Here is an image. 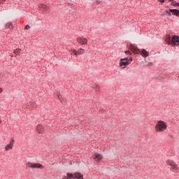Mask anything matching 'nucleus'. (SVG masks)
I'll return each instance as SVG.
<instances>
[{
  "label": "nucleus",
  "mask_w": 179,
  "mask_h": 179,
  "mask_svg": "<svg viewBox=\"0 0 179 179\" xmlns=\"http://www.w3.org/2000/svg\"><path fill=\"white\" fill-rule=\"evenodd\" d=\"M166 41L171 45H179V36L173 35L171 38L170 35H167Z\"/></svg>",
  "instance_id": "nucleus-1"
},
{
  "label": "nucleus",
  "mask_w": 179,
  "mask_h": 179,
  "mask_svg": "<svg viewBox=\"0 0 179 179\" xmlns=\"http://www.w3.org/2000/svg\"><path fill=\"white\" fill-rule=\"evenodd\" d=\"M167 129V123L163 120H159L155 126L157 132H164Z\"/></svg>",
  "instance_id": "nucleus-2"
},
{
  "label": "nucleus",
  "mask_w": 179,
  "mask_h": 179,
  "mask_svg": "<svg viewBox=\"0 0 179 179\" xmlns=\"http://www.w3.org/2000/svg\"><path fill=\"white\" fill-rule=\"evenodd\" d=\"M129 64H131V62L128 61V57L121 59L120 61V66L123 69L127 68Z\"/></svg>",
  "instance_id": "nucleus-3"
},
{
  "label": "nucleus",
  "mask_w": 179,
  "mask_h": 179,
  "mask_svg": "<svg viewBox=\"0 0 179 179\" xmlns=\"http://www.w3.org/2000/svg\"><path fill=\"white\" fill-rule=\"evenodd\" d=\"M166 164L172 167L173 170H178V165L171 159L166 160Z\"/></svg>",
  "instance_id": "nucleus-4"
},
{
  "label": "nucleus",
  "mask_w": 179,
  "mask_h": 179,
  "mask_svg": "<svg viewBox=\"0 0 179 179\" xmlns=\"http://www.w3.org/2000/svg\"><path fill=\"white\" fill-rule=\"evenodd\" d=\"M27 167H30V169H44V166L41 164H33L31 162H28L27 164Z\"/></svg>",
  "instance_id": "nucleus-5"
},
{
  "label": "nucleus",
  "mask_w": 179,
  "mask_h": 179,
  "mask_svg": "<svg viewBox=\"0 0 179 179\" xmlns=\"http://www.w3.org/2000/svg\"><path fill=\"white\" fill-rule=\"evenodd\" d=\"M77 42L81 45H85L86 44H87V38L79 37L77 38Z\"/></svg>",
  "instance_id": "nucleus-6"
},
{
  "label": "nucleus",
  "mask_w": 179,
  "mask_h": 179,
  "mask_svg": "<svg viewBox=\"0 0 179 179\" xmlns=\"http://www.w3.org/2000/svg\"><path fill=\"white\" fill-rule=\"evenodd\" d=\"M13 145H15V140L13 138H11L9 144H8L6 146V150H10L12 149H13Z\"/></svg>",
  "instance_id": "nucleus-7"
},
{
  "label": "nucleus",
  "mask_w": 179,
  "mask_h": 179,
  "mask_svg": "<svg viewBox=\"0 0 179 179\" xmlns=\"http://www.w3.org/2000/svg\"><path fill=\"white\" fill-rule=\"evenodd\" d=\"M129 49L134 54H139V52H141V50L138 49V48L134 45H130Z\"/></svg>",
  "instance_id": "nucleus-8"
},
{
  "label": "nucleus",
  "mask_w": 179,
  "mask_h": 179,
  "mask_svg": "<svg viewBox=\"0 0 179 179\" xmlns=\"http://www.w3.org/2000/svg\"><path fill=\"white\" fill-rule=\"evenodd\" d=\"M94 160H96V162H100V160L103 159V156L100 154H95L93 156Z\"/></svg>",
  "instance_id": "nucleus-9"
},
{
  "label": "nucleus",
  "mask_w": 179,
  "mask_h": 179,
  "mask_svg": "<svg viewBox=\"0 0 179 179\" xmlns=\"http://www.w3.org/2000/svg\"><path fill=\"white\" fill-rule=\"evenodd\" d=\"M36 131L38 134H43L44 133V127L41 124H38L36 127Z\"/></svg>",
  "instance_id": "nucleus-10"
},
{
  "label": "nucleus",
  "mask_w": 179,
  "mask_h": 179,
  "mask_svg": "<svg viewBox=\"0 0 179 179\" xmlns=\"http://www.w3.org/2000/svg\"><path fill=\"white\" fill-rule=\"evenodd\" d=\"M39 9H41V10L47 11L48 10V6L41 3L39 5Z\"/></svg>",
  "instance_id": "nucleus-11"
},
{
  "label": "nucleus",
  "mask_w": 179,
  "mask_h": 179,
  "mask_svg": "<svg viewBox=\"0 0 179 179\" xmlns=\"http://www.w3.org/2000/svg\"><path fill=\"white\" fill-rule=\"evenodd\" d=\"M139 52L142 57H149V52H147L145 49H143L141 51L140 50Z\"/></svg>",
  "instance_id": "nucleus-12"
},
{
  "label": "nucleus",
  "mask_w": 179,
  "mask_h": 179,
  "mask_svg": "<svg viewBox=\"0 0 179 179\" xmlns=\"http://www.w3.org/2000/svg\"><path fill=\"white\" fill-rule=\"evenodd\" d=\"M169 12L173 13L175 16H179V10L177 9H169Z\"/></svg>",
  "instance_id": "nucleus-13"
},
{
  "label": "nucleus",
  "mask_w": 179,
  "mask_h": 179,
  "mask_svg": "<svg viewBox=\"0 0 179 179\" xmlns=\"http://www.w3.org/2000/svg\"><path fill=\"white\" fill-rule=\"evenodd\" d=\"M74 178L83 179V175L80 173H74Z\"/></svg>",
  "instance_id": "nucleus-14"
},
{
  "label": "nucleus",
  "mask_w": 179,
  "mask_h": 179,
  "mask_svg": "<svg viewBox=\"0 0 179 179\" xmlns=\"http://www.w3.org/2000/svg\"><path fill=\"white\" fill-rule=\"evenodd\" d=\"M20 52H22V49H20V48H17V49L14 50V51H13V53L15 55H20Z\"/></svg>",
  "instance_id": "nucleus-15"
},
{
  "label": "nucleus",
  "mask_w": 179,
  "mask_h": 179,
  "mask_svg": "<svg viewBox=\"0 0 179 179\" xmlns=\"http://www.w3.org/2000/svg\"><path fill=\"white\" fill-rule=\"evenodd\" d=\"M77 54H78V55H82L85 54V49L79 48L77 51Z\"/></svg>",
  "instance_id": "nucleus-16"
},
{
  "label": "nucleus",
  "mask_w": 179,
  "mask_h": 179,
  "mask_svg": "<svg viewBox=\"0 0 179 179\" xmlns=\"http://www.w3.org/2000/svg\"><path fill=\"white\" fill-rule=\"evenodd\" d=\"M69 53L71 54V55H72V54H73V55L77 56L78 55V50L73 49V50H69Z\"/></svg>",
  "instance_id": "nucleus-17"
},
{
  "label": "nucleus",
  "mask_w": 179,
  "mask_h": 179,
  "mask_svg": "<svg viewBox=\"0 0 179 179\" xmlns=\"http://www.w3.org/2000/svg\"><path fill=\"white\" fill-rule=\"evenodd\" d=\"M162 15L163 16H166V15L171 16V13H170V11L166 10L162 13Z\"/></svg>",
  "instance_id": "nucleus-18"
},
{
  "label": "nucleus",
  "mask_w": 179,
  "mask_h": 179,
  "mask_svg": "<svg viewBox=\"0 0 179 179\" xmlns=\"http://www.w3.org/2000/svg\"><path fill=\"white\" fill-rule=\"evenodd\" d=\"M69 178H75V174L67 173L66 179H69Z\"/></svg>",
  "instance_id": "nucleus-19"
},
{
  "label": "nucleus",
  "mask_w": 179,
  "mask_h": 179,
  "mask_svg": "<svg viewBox=\"0 0 179 179\" xmlns=\"http://www.w3.org/2000/svg\"><path fill=\"white\" fill-rule=\"evenodd\" d=\"M6 27L7 29H12L13 27V25L12 24V22H8L6 24Z\"/></svg>",
  "instance_id": "nucleus-20"
},
{
  "label": "nucleus",
  "mask_w": 179,
  "mask_h": 179,
  "mask_svg": "<svg viewBox=\"0 0 179 179\" xmlns=\"http://www.w3.org/2000/svg\"><path fill=\"white\" fill-rule=\"evenodd\" d=\"M92 89H95V92H99L100 90V87L96 84L92 86Z\"/></svg>",
  "instance_id": "nucleus-21"
},
{
  "label": "nucleus",
  "mask_w": 179,
  "mask_h": 179,
  "mask_svg": "<svg viewBox=\"0 0 179 179\" xmlns=\"http://www.w3.org/2000/svg\"><path fill=\"white\" fill-rule=\"evenodd\" d=\"M171 5H172V6H178L179 7V3H177L176 1H173Z\"/></svg>",
  "instance_id": "nucleus-22"
},
{
  "label": "nucleus",
  "mask_w": 179,
  "mask_h": 179,
  "mask_svg": "<svg viewBox=\"0 0 179 179\" xmlns=\"http://www.w3.org/2000/svg\"><path fill=\"white\" fill-rule=\"evenodd\" d=\"M125 54H127V55H131V52H129V50H127L125 52Z\"/></svg>",
  "instance_id": "nucleus-23"
},
{
  "label": "nucleus",
  "mask_w": 179,
  "mask_h": 179,
  "mask_svg": "<svg viewBox=\"0 0 179 179\" xmlns=\"http://www.w3.org/2000/svg\"><path fill=\"white\" fill-rule=\"evenodd\" d=\"M132 61H133L132 57H130L128 58V62H132Z\"/></svg>",
  "instance_id": "nucleus-24"
},
{
  "label": "nucleus",
  "mask_w": 179,
  "mask_h": 179,
  "mask_svg": "<svg viewBox=\"0 0 179 179\" xmlns=\"http://www.w3.org/2000/svg\"><path fill=\"white\" fill-rule=\"evenodd\" d=\"M25 29H26L27 30H29V29H30V27H29V25H27V26L25 27Z\"/></svg>",
  "instance_id": "nucleus-25"
},
{
  "label": "nucleus",
  "mask_w": 179,
  "mask_h": 179,
  "mask_svg": "<svg viewBox=\"0 0 179 179\" xmlns=\"http://www.w3.org/2000/svg\"><path fill=\"white\" fill-rule=\"evenodd\" d=\"M160 1V2H162V3H164V0H159Z\"/></svg>",
  "instance_id": "nucleus-26"
},
{
  "label": "nucleus",
  "mask_w": 179,
  "mask_h": 179,
  "mask_svg": "<svg viewBox=\"0 0 179 179\" xmlns=\"http://www.w3.org/2000/svg\"><path fill=\"white\" fill-rule=\"evenodd\" d=\"M2 92H3V90H2V88H0V93H2Z\"/></svg>",
  "instance_id": "nucleus-27"
},
{
  "label": "nucleus",
  "mask_w": 179,
  "mask_h": 179,
  "mask_svg": "<svg viewBox=\"0 0 179 179\" xmlns=\"http://www.w3.org/2000/svg\"><path fill=\"white\" fill-rule=\"evenodd\" d=\"M58 99H61V95H58Z\"/></svg>",
  "instance_id": "nucleus-28"
},
{
  "label": "nucleus",
  "mask_w": 179,
  "mask_h": 179,
  "mask_svg": "<svg viewBox=\"0 0 179 179\" xmlns=\"http://www.w3.org/2000/svg\"><path fill=\"white\" fill-rule=\"evenodd\" d=\"M96 2H98V3H100V1L99 0H97Z\"/></svg>",
  "instance_id": "nucleus-29"
},
{
  "label": "nucleus",
  "mask_w": 179,
  "mask_h": 179,
  "mask_svg": "<svg viewBox=\"0 0 179 179\" xmlns=\"http://www.w3.org/2000/svg\"><path fill=\"white\" fill-rule=\"evenodd\" d=\"M1 121L0 120V124H1Z\"/></svg>",
  "instance_id": "nucleus-30"
},
{
  "label": "nucleus",
  "mask_w": 179,
  "mask_h": 179,
  "mask_svg": "<svg viewBox=\"0 0 179 179\" xmlns=\"http://www.w3.org/2000/svg\"><path fill=\"white\" fill-rule=\"evenodd\" d=\"M169 1H173V0H169Z\"/></svg>",
  "instance_id": "nucleus-31"
}]
</instances>
